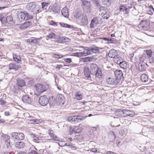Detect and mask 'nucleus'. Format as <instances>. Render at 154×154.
Segmentation results:
<instances>
[{"instance_id":"1","label":"nucleus","mask_w":154,"mask_h":154,"mask_svg":"<svg viewBox=\"0 0 154 154\" xmlns=\"http://www.w3.org/2000/svg\"><path fill=\"white\" fill-rule=\"evenodd\" d=\"M26 8L28 11L32 12L33 14H37L39 12V9L37 8V4L34 2L27 3Z\"/></svg>"},{"instance_id":"2","label":"nucleus","mask_w":154,"mask_h":154,"mask_svg":"<svg viewBox=\"0 0 154 154\" xmlns=\"http://www.w3.org/2000/svg\"><path fill=\"white\" fill-rule=\"evenodd\" d=\"M17 15L18 18L20 21H22L23 20H26L33 18L32 16L30 15L26 11H24V12L18 11Z\"/></svg>"},{"instance_id":"3","label":"nucleus","mask_w":154,"mask_h":154,"mask_svg":"<svg viewBox=\"0 0 154 154\" xmlns=\"http://www.w3.org/2000/svg\"><path fill=\"white\" fill-rule=\"evenodd\" d=\"M82 2L83 11L86 13L90 12L91 10V5L90 2L88 0H82Z\"/></svg>"},{"instance_id":"4","label":"nucleus","mask_w":154,"mask_h":154,"mask_svg":"<svg viewBox=\"0 0 154 154\" xmlns=\"http://www.w3.org/2000/svg\"><path fill=\"white\" fill-rule=\"evenodd\" d=\"M150 23L147 20H142L140 23L138 25V27L140 29L143 30H147L149 29Z\"/></svg>"},{"instance_id":"5","label":"nucleus","mask_w":154,"mask_h":154,"mask_svg":"<svg viewBox=\"0 0 154 154\" xmlns=\"http://www.w3.org/2000/svg\"><path fill=\"white\" fill-rule=\"evenodd\" d=\"M37 94H40L46 91L47 88L45 85L40 84H37L34 86Z\"/></svg>"},{"instance_id":"6","label":"nucleus","mask_w":154,"mask_h":154,"mask_svg":"<svg viewBox=\"0 0 154 154\" xmlns=\"http://www.w3.org/2000/svg\"><path fill=\"white\" fill-rule=\"evenodd\" d=\"M114 74L115 79L119 83L121 81L124 80V78L123 76V74L121 70H116L114 72Z\"/></svg>"},{"instance_id":"7","label":"nucleus","mask_w":154,"mask_h":154,"mask_svg":"<svg viewBox=\"0 0 154 154\" xmlns=\"http://www.w3.org/2000/svg\"><path fill=\"white\" fill-rule=\"evenodd\" d=\"M38 102L40 105L45 106L48 103L49 100L47 96L44 95L40 97L38 100Z\"/></svg>"},{"instance_id":"8","label":"nucleus","mask_w":154,"mask_h":154,"mask_svg":"<svg viewBox=\"0 0 154 154\" xmlns=\"http://www.w3.org/2000/svg\"><path fill=\"white\" fill-rule=\"evenodd\" d=\"M99 69L98 66L95 64H92L90 67V70L91 75H94L96 72Z\"/></svg>"},{"instance_id":"9","label":"nucleus","mask_w":154,"mask_h":154,"mask_svg":"<svg viewBox=\"0 0 154 154\" xmlns=\"http://www.w3.org/2000/svg\"><path fill=\"white\" fill-rule=\"evenodd\" d=\"M49 9L50 12H53L55 14L59 13L60 11V8L59 6L54 5L50 6Z\"/></svg>"},{"instance_id":"10","label":"nucleus","mask_w":154,"mask_h":154,"mask_svg":"<svg viewBox=\"0 0 154 154\" xmlns=\"http://www.w3.org/2000/svg\"><path fill=\"white\" fill-rule=\"evenodd\" d=\"M121 112H122L124 116H129L132 117L134 116L135 115L134 112L127 109H123Z\"/></svg>"},{"instance_id":"11","label":"nucleus","mask_w":154,"mask_h":154,"mask_svg":"<svg viewBox=\"0 0 154 154\" xmlns=\"http://www.w3.org/2000/svg\"><path fill=\"white\" fill-rule=\"evenodd\" d=\"M22 99L23 102L26 104H30L32 102L31 97L27 95H23Z\"/></svg>"},{"instance_id":"12","label":"nucleus","mask_w":154,"mask_h":154,"mask_svg":"<svg viewBox=\"0 0 154 154\" xmlns=\"http://www.w3.org/2000/svg\"><path fill=\"white\" fill-rule=\"evenodd\" d=\"M107 83L110 85H116L119 83L116 79L109 78L106 80Z\"/></svg>"},{"instance_id":"13","label":"nucleus","mask_w":154,"mask_h":154,"mask_svg":"<svg viewBox=\"0 0 154 154\" xmlns=\"http://www.w3.org/2000/svg\"><path fill=\"white\" fill-rule=\"evenodd\" d=\"M109 56L111 58H114L118 56L117 51L114 49H111L108 53Z\"/></svg>"},{"instance_id":"14","label":"nucleus","mask_w":154,"mask_h":154,"mask_svg":"<svg viewBox=\"0 0 154 154\" xmlns=\"http://www.w3.org/2000/svg\"><path fill=\"white\" fill-rule=\"evenodd\" d=\"M32 23L30 21H27L23 24H21L20 26V29L23 30L31 25Z\"/></svg>"},{"instance_id":"15","label":"nucleus","mask_w":154,"mask_h":154,"mask_svg":"<svg viewBox=\"0 0 154 154\" xmlns=\"http://www.w3.org/2000/svg\"><path fill=\"white\" fill-rule=\"evenodd\" d=\"M57 98L60 104H63L65 101V98L64 95L62 94H59L57 95Z\"/></svg>"},{"instance_id":"16","label":"nucleus","mask_w":154,"mask_h":154,"mask_svg":"<svg viewBox=\"0 0 154 154\" xmlns=\"http://www.w3.org/2000/svg\"><path fill=\"white\" fill-rule=\"evenodd\" d=\"M146 65H147L146 63H139L138 64V69L140 71L143 72L146 69Z\"/></svg>"},{"instance_id":"17","label":"nucleus","mask_w":154,"mask_h":154,"mask_svg":"<svg viewBox=\"0 0 154 154\" xmlns=\"http://www.w3.org/2000/svg\"><path fill=\"white\" fill-rule=\"evenodd\" d=\"M84 72L86 78H91L90 76V74H91V71H90L89 68L87 67H85L84 69Z\"/></svg>"},{"instance_id":"18","label":"nucleus","mask_w":154,"mask_h":154,"mask_svg":"<svg viewBox=\"0 0 154 154\" xmlns=\"http://www.w3.org/2000/svg\"><path fill=\"white\" fill-rule=\"evenodd\" d=\"M119 10L120 12H122L124 14H128L129 13V10L127 8L126 6L124 5H121L119 8Z\"/></svg>"},{"instance_id":"19","label":"nucleus","mask_w":154,"mask_h":154,"mask_svg":"<svg viewBox=\"0 0 154 154\" xmlns=\"http://www.w3.org/2000/svg\"><path fill=\"white\" fill-rule=\"evenodd\" d=\"M6 22L11 25H13L14 23V22L12 16L11 15H8L6 17Z\"/></svg>"},{"instance_id":"20","label":"nucleus","mask_w":154,"mask_h":154,"mask_svg":"<svg viewBox=\"0 0 154 154\" xmlns=\"http://www.w3.org/2000/svg\"><path fill=\"white\" fill-rule=\"evenodd\" d=\"M99 23V21L97 17H94L91 21V23L90 24V27L91 28H94V25Z\"/></svg>"},{"instance_id":"21","label":"nucleus","mask_w":154,"mask_h":154,"mask_svg":"<svg viewBox=\"0 0 154 154\" xmlns=\"http://www.w3.org/2000/svg\"><path fill=\"white\" fill-rule=\"evenodd\" d=\"M17 85L20 87H22L25 85V81L23 79H17Z\"/></svg>"},{"instance_id":"22","label":"nucleus","mask_w":154,"mask_h":154,"mask_svg":"<svg viewBox=\"0 0 154 154\" xmlns=\"http://www.w3.org/2000/svg\"><path fill=\"white\" fill-rule=\"evenodd\" d=\"M83 17L81 20L80 22V25H86L88 23V18L87 16L85 15L84 16L83 15Z\"/></svg>"},{"instance_id":"23","label":"nucleus","mask_w":154,"mask_h":154,"mask_svg":"<svg viewBox=\"0 0 154 154\" xmlns=\"http://www.w3.org/2000/svg\"><path fill=\"white\" fill-rule=\"evenodd\" d=\"M61 13L62 15L66 18H68L69 17V13L67 8L66 7L63 8L61 11Z\"/></svg>"},{"instance_id":"24","label":"nucleus","mask_w":154,"mask_h":154,"mask_svg":"<svg viewBox=\"0 0 154 154\" xmlns=\"http://www.w3.org/2000/svg\"><path fill=\"white\" fill-rule=\"evenodd\" d=\"M9 69H14L17 70L20 67L16 63H11L9 65Z\"/></svg>"},{"instance_id":"25","label":"nucleus","mask_w":154,"mask_h":154,"mask_svg":"<svg viewBox=\"0 0 154 154\" xmlns=\"http://www.w3.org/2000/svg\"><path fill=\"white\" fill-rule=\"evenodd\" d=\"M15 146L19 149L23 148L25 146V143L23 141H18L15 143Z\"/></svg>"},{"instance_id":"26","label":"nucleus","mask_w":154,"mask_h":154,"mask_svg":"<svg viewBox=\"0 0 154 154\" xmlns=\"http://www.w3.org/2000/svg\"><path fill=\"white\" fill-rule=\"evenodd\" d=\"M48 134L50 137H51L53 140L57 141L59 140V139L56 136L54 135L53 131L49 130L48 131Z\"/></svg>"},{"instance_id":"27","label":"nucleus","mask_w":154,"mask_h":154,"mask_svg":"<svg viewBox=\"0 0 154 154\" xmlns=\"http://www.w3.org/2000/svg\"><path fill=\"white\" fill-rule=\"evenodd\" d=\"M146 54H143L139 58V63H146L145 61L148 59L147 58V56Z\"/></svg>"},{"instance_id":"28","label":"nucleus","mask_w":154,"mask_h":154,"mask_svg":"<svg viewBox=\"0 0 154 154\" xmlns=\"http://www.w3.org/2000/svg\"><path fill=\"white\" fill-rule=\"evenodd\" d=\"M82 12L80 11H76L74 13V16L76 18L79 19L82 15Z\"/></svg>"},{"instance_id":"29","label":"nucleus","mask_w":154,"mask_h":154,"mask_svg":"<svg viewBox=\"0 0 154 154\" xmlns=\"http://www.w3.org/2000/svg\"><path fill=\"white\" fill-rule=\"evenodd\" d=\"M87 116H76V122H80L85 120Z\"/></svg>"},{"instance_id":"30","label":"nucleus","mask_w":154,"mask_h":154,"mask_svg":"<svg viewBox=\"0 0 154 154\" xmlns=\"http://www.w3.org/2000/svg\"><path fill=\"white\" fill-rule=\"evenodd\" d=\"M59 24L63 27L71 29L73 28V26H71L67 23L60 22L59 23Z\"/></svg>"},{"instance_id":"31","label":"nucleus","mask_w":154,"mask_h":154,"mask_svg":"<svg viewBox=\"0 0 154 154\" xmlns=\"http://www.w3.org/2000/svg\"><path fill=\"white\" fill-rule=\"evenodd\" d=\"M140 79L142 81L144 82H146L148 80V76L145 74H143L141 75Z\"/></svg>"},{"instance_id":"32","label":"nucleus","mask_w":154,"mask_h":154,"mask_svg":"<svg viewBox=\"0 0 154 154\" xmlns=\"http://www.w3.org/2000/svg\"><path fill=\"white\" fill-rule=\"evenodd\" d=\"M102 75V71L100 69H99L96 72L94 75H95L96 77L98 79H100L101 78Z\"/></svg>"},{"instance_id":"33","label":"nucleus","mask_w":154,"mask_h":154,"mask_svg":"<svg viewBox=\"0 0 154 154\" xmlns=\"http://www.w3.org/2000/svg\"><path fill=\"white\" fill-rule=\"evenodd\" d=\"M127 65V63L125 61H123V60L119 64L120 67L123 69H125L126 68Z\"/></svg>"},{"instance_id":"34","label":"nucleus","mask_w":154,"mask_h":154,"mask_svg":"<svg viewBox=\"0 0 154 154\" xmlns=\"http://www.w3.org/2000/svg\"><path fill=\"white\" fill-rule=\"evenodd\" d=\"M101 15L103 18L105 19H108L110 16L109 12L107 11H106L104 13V12H103L101 13Z\"/></svg>"},{"instance_id":"35","label":"nucleus","mask_w":154,"mask_h":154,"mask_svg":"<svg viewBox=\"0 0 154 154\" xmlns=\"http://www.w3.org/2000/svg\"><path fill=\"white\" fill-rule=\"evenodd\" d=\"M13 56L14 60L15 61L19 62V61H21L20 57L19 55L14 54H13Z\"/></svg>"},{"instance_id":"36","label":"nucleus","mask_w":154,"mask_h":154,"mask_svg":"<svg viewBox=\"0 0 154 154\" xmlns=\"http://www.w3.org/2000/svg\"><path fill=\"white\" fill-rule=\"evenodd\" d=\"M153 53V52H152L151 50H146V53L144 54H146L147 58H149L150 59V58L151 56L152 57V55Z\"/></svg>"},{"instance_id":"37","label":"nucleus","mask_w":154,"mask_h":154,"mask_svg":"<svg viewBox=\"0 0 154 154\" xmlns=\"http://www.w3.org/2000/svg\"><path fill=\"white\" fill-rule=\"evenodd\" d=\"M2 137V139L5 141V142L9 141L10 138L8 135L3 134Z\"/></svg>"},{"instance_id":"38","label":"nucleus","mask_w":154,"mask_h":154,"mask_svg":"<svg viewBox=\"0 0 154 154\" xmlns=\"http://www.w3.org/2000/svg\"><path fill=\"white\" fill-rule=\"evenodd\" d=\"M102 3L103 4L106 6L109 7L111 5L110 0H102Z\"/></svg>"},{"instance_id":"39","label":"nucleus","mask_w":154,"mask_h":154,"mask_svg":"<svg viewBox=\"0 0 154 154\" xmlns=\"http://www.w3.org/2000/svg\"><path fill=\"white\" fill-rule=\"evenodd\" d=\"M147 12L148 14L151 15L153 14L154 12V9L152 5H150L149 7V9L147 10Z\"/></svg>"},{"instance_id":"40","label":"nucleus","mask_w":154,"mask_h":154,"mask_svg":"<svg viewBox=\"0 0 154 154\" xmlns=\"http://www.w3.org/2000/svg\"><path fill=\"white\" fill-rule=\"evenodd\" d=\"M5 145L6 146V148L8 150H11L12 149V147L10 144V141H7L5 142Z\"/></svg>"},{"instance_id":"41","label":"nucleus","mask_w":154,"mask_h":154,"mask_svg":"<svg viewBox=\"0 0 154 154\" xmlns=\"http://www.w3.org/2000/svg\"><path fill=\"white\" fill-rule=\"evenodd\" d=\"M114 58L115 59L114 61L115 62L119 64L123 60L118 55L117 57H115Z\"/></svg>"},{"instance_id":"42","label":"nucleus","mask_w":154,"mask_h":154,"mask_svg":"<svg viewBox=\"0 0 154 154\" xmlns=\"http://www.w3.org/2000/svg\"><path fill=\"white\" fill-rule=\"evenodd\" d=\"M76 116H73L69 117L67 119L68 121L70 122H76Z\"/></svg>"},{"instance_id":"43","label":"nucleus","mask_w":154,"mask_h":154,"mask_svg":"<svg viewBox=\"0 0 154 154\" xmlns=\"http://www.w3.org/2000/svg\"><path fill=\"white\" fill-rule=\"evenodd\" d=\"M82 131V130L78 126L75 127L74 128L73 131L75 133H79Z\"/></svg>"},{"instance_id":"44","label":"nucleus","mask_w":154,"mask_h":154,"mask_svg":"<svg viewBox=\"0 0 154 154\" xmlns=\"http://www.w3.org/2000/svg\"><path fill=\"white\" fill-rule=\"evenodd\" d=\"M18 133L16 132H13L11 134V137L14 138V140H18Z\"/></svg>"},{"instance_id":"45","label":"nucleus","mask_w":154,"mask_h":154,"mask_svg":"<svg viewBox=\"0 0 154 154\" xmlns=\"http://www.w3.org/2000/svg\"><path fill=\"white\" fill-rule=\"evenodd\" d=\"M49 4V2L46 3L44 2H42L41 3V5L42 8L44 10L46 9L48 7Z\"/></svg>"},{"instance_id":"46","label":"nucleus","mask_w":154,"mask_h":154,"mask_svg":"<svg viewBox=\"0 0 154 154\" xmlns=\"http://www.w3.org/2000/svg\"><path fill=\"white\" fill-rule=\"evenodd\" d=\"M27 42L30 43H38L37 42V39H28L27 40Z\"/></svg>"},{"instance_id":"47","label":"nucleus","mask_w":154,"mask_h":154,"mask_svg":"<svg viewBox=\"0 0 154 154\" xmlns=\"http://www.w3.org/2000/svg\"><path fill=\"white\" fill-rule=\"evenodd\" d=\"M18 138H17V139L19 140H22L24 138V135L23 133H18Z\"/></svg>"},{"instance_id":"48","label":"nucleus","mask_w":154,"mask_h":154,"mask_svg":"<svg viewBox=\"0 0 154 154\" xmlns=\"http://www.w3.org/2000/svg\"><path fill=\"white\" fill-rule=\"evenodd\" d=\"M92 130L94 132H96L97 134H98L100 132L99 128L98 127H93Z\"/></svg>"},{"instance_id":"49","label":"nucleus","mask_w":154,"mask_h":154,"mask_svg":"<svg viewBox=\"0 0 154 154\" xmlns=\"http://www.w3.org/2000/svg\"><path fill=\"white\" fill-rule=\"evenodd\" d=\"M99 48L96 47L94 48H90V50L92 52L96 53L97 51H99Z\"/></svg>"},{"instance_id":"50","label":"nucleus","mask_w":154,"mask_h":154,"mask_svg":"<svg viewBox=\"0 0 154 154\" xmlns=\"http://www.w3.org/2000/svg\"><path fill=\"white\" fill-rule=\"evenodd\" d=\"M52 57L55 58L60 59L63 56L62 55H59L56 54H53Z\"/></svg>"},{"instance_id":"51","label":"nucleus","mask_w":154,"mask_h":154,"mask_svg":"<svg viewBox=\"0 0 154 154\" xmlns=\"http://www.w3.org/2000/svg\"><path fill=\"white\" fill-rule=\"evenodd\" d=\"M55 34L53 32H51L49 35L46 36L48 38H55Z\"/></svg>"},{"instance_id":"52","label":"nucleus","mask_w":154,"mask_h":154,"mask_svg":"<svg viewBox=\"0 0 154 154\" xmlns=\"http://www.w3.org/2000/svg\"><path fill=\"white\" fill-rule=\"evenodd\" d=\"M93 3H95L96 5L98 7L100 6V5L99 4V0H93Z\"/></svg>"},{"instance_id":"53","label":"nucleus","mask_w":154,"mask_h":154,"mask_svg":"<svg viewBox=\"0 0 154 154\" xmlns=\"http://www.w3.org/2000/svg\"><path fill=\"white\" fill-rule=\"evenodd\" d=\"M74 56L78 57H82V52H76L74 53Z\"/></svg>"},{"instance_id":"54","label":"nucleus","mask_w":154,"mask_h":154,"mask_svg":"<svg viewBox=\"0 0 154 154\" xmlns=\"http://www.w3.org/2000/svg\"><path fill=\"white\" fill-rule=\"evenodd\" d=\"M41 137H39L38 136H36L35 139H33V141L34 142L37 143H39V142L38 141V140H40Z\"/></svg>"},{"instance_id":"55","label":"nucleus","mask_w":154,"mask_h":154,"mask_svg":"<svg viewBox=\"0 0 154 154\" xmlns=\"http://www.w3.org/2000/svg\"><path fill=\"white\" fill-rule=\"evenodd\" d=\"M82 98V96L81 94H76L75 96V98L76 99L80 100Z\"/></svg>"},{"instance_id":"56","label":"nucleus","mask_w":154,"mask_h":154,"mask_svg":"<svg viewBox=\"0 0 154 154\" xmlns=\"http://www.w3.org/2000/svg\"><path fill=\"white\" fill-rule=\"evenodd\" d=\"M2 18H1V22L2 23V24H5V23L6 22V18H5L4 17H2Z\"/></svg>"},{"instance_id":"57","label":"nucleus","mask_w":154,"mask_h":154,"mask_svg":"<svg viewBox=\"0 0 154 154\" xmlns=\"http://www.w3.org/2000/svg\"><path fill=\"white\" fill-rule=\"evenodd\" d=\"M64 61L68 63H70L72 62V59L70 58H66L64 59Z\"/></svg>"},{"instance_id":"58","label":"nucleus","mask_w":154,"mask_h":154,"mask_svg":"<svg viewBox=\"0 0 154 154\" xmlns=\"http://www.w3.org/2000/svg\"><path fill=\"white\" fill-rule=\"evenodd\" d=\"M105 8L103 6H101L99 7V10L101 13H102V11H104L105 9Z\"/></svg>"},{"instance_id":"59","label":"nucleus","mask_w":154,"mask_h":154,"mask_svg":"<svg viewBox=\"0 0 154 154\" xmlns=\"http://www.w3.org/2000/svg\"><path fill=\"white\" fill-rule=\"evenodd\" d=\"M68 145V146H69L70 147L72 148L73 150H76V147L75 146H73V145L72 144L69 143V145Z\"/></svg>"},{"instance_id":"60","label":"nucleus","mask_w":154,"mask_h":154,"mask_svg":"<svg viewBox=\"0 0 154 154\" xmlns=\"http://www.w3.org/2000/svg\"><path fill=\"white\" fill-rule=\"evenodd\" d=\"M28 83L31 86H32L34 85V81L33 80H29L28 82Z\"/></svg>"},{"instance_id":"61","label":"nucleus","mask_w":154,"mask_h":154,"mask_svg":"<svg viewBox=\"0 0 154 154\" xmlns=\"http://www.w3.org/2000/svg\"><path fill=\"white\" fill-rule=\"evenodd\" d=\"M150 61V63H154V52L152 55V57H151V60Z\"/></svg>"},{"instance_id":"62","label":"nucleus","mask_w":154,"mask_h":154,"mask_svg":"<svg viewBox=\"0 0 154 154\" xmlns=\"http://www.w3.org/2000/svg\"><path fill=\"white\" fill-rule=\"evenodd\" d=\"M63 67V66L62 65H57L56 66V69H60L61 68Z\"/></svg>"},{"instance_id":"63","label":"nucleus","mask_w":154,"mask_h":154,"mask_svg":"<svg viewBox=\"0 0 154 154\" xmlns=\"http://www.w3.org/2000/svg\"><path fill=\"white\" fill-rule=\"evenodd\" d=\"M129 5H130L133 7L136 5V3L135 2H132L131 3H130Z\"/></svg>"},{"instance_id":"64","label":"nucleus","mask_w":154,"mask_h":154,"mask_svg":"<svg viewBox=\"0 0 154 154\" xmlns=\"http://www.w3.org/2000/svg\"><path fill=\"white\" fill-rule=\"evenodd\" d=\"M29 154H38L36 151L34 150H32Z\"/></svg>"}]
</instances>
